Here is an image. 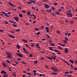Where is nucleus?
<instances>
[{
  "instance_id": "52",
  "label": "nucleus",
  "mask_w": 77,
  "mask_h": 77,
  "mask_svg": "<svg viewBox=\"0 0 77 77\" xmlns=\"http://www.w3.org/2000/svg\"><path fill=\"white\" fill-rule=\"evenodd\" d=\"M62 11V10L61 9H60L59 10H58V11L59 12H60Z\"/></svg>"
},
{
  "instance_id": "54",
  "label": "nucleus",
  "mask_w": 77,
  "mask_h": 77,
  "mask_svg": "<svg viewBox=\"0 0 77 77\" xmlns=\"http://www.w3.org/2000/svg\"><path fill=\"white\" fill-rule=\"evenodd\" d=\"M57 33H60V31H57Z\"/></svg>"
},
{
  "instance_id": "58",
  "label": "nucleus",
  "mask_w": 77,
  "mask_h": 77,
  "mask_svg": "<svg viewBox=\"0 0 77 77\" xmlns=\"http://www.w3.org/2000/svg\"><path fill=\"white\" fill-rule=\"evenodd\" d=\"M54 5H57V3L55 2L54 4Z\"/></svg>"
},
{
  "instance_id": "46",
  "label": "nucleus",
  "mask_w": 77,
  "mask_h": 77,
  "mask_svg": "<svg viewBox=\"0 0 77 77\" xmlns=\"http://www.w3.org/2000/svg\"><path fill=\"white\" fill-rule=\"evenodd\" d=\"M13 24L14 25H15V23H16V22L13 21Z\"/></svg>"
},
{
  "instance_id": "8",
  "label": "nucleus",
  "mask_w": 77,
  "mask_h": 77,
  "mask_svg": "<svg viewBox=\"0 0 77 77\" xmlns=\"http://www.w3.org/2000/svg\"><path fill=\"white\" fill-rule=\"evenodd\" d=\"M16 55L17 56H19V57H23V55H22L21 54H20L17 53L16 54Z\"/></svg>"
},
{
  "instance_id": "64",
  "label": "nucleus",
  "mask_w": 77,
  "mask_h": 77,
  "mask_svg": "<svg viewBox=\"0 0 77 77\" xmlns=\"http://www.w3.org/2000/svg\"><path fill=\"white\" fill-rule=\"evenodd\" d=\"M74 70H77V68H74Z\"/></svg>"
},
{
  "instance_id": "27",
  "label": "nucleus",
  "mask_w": 77,
  "mask_h": 77,
  "mask_svg": "<svg viewBox=\"0 0 77 77\" xmlns=\"http://www.w3.org/2000/svg\"><path fill=\"white\" fill-rule=\"evenodd\" d=\"M35 30H37V31H39V29H38V28H35Z\"/></svg>"
},
{
  "instance_id": "57",
  "label": "nucleus",
  "mask_w": 77,
  "mask_h": 77,
  "mask_svg": "<svg viewBox=\"0 0 77 77\" xmlns=\"http://www.w3.org/2000/svg\"><path fill=\"white\" fill-rule=\"evenodd\" d=\"M34 20H35V19H36V16H35V15H34Z\"/></svg>"
},
{
  "instance_id": "61",
  "label": "nucleus",
  "mask_w": 77,
  "mask_h": 77,
  "mask_svg": "<svg viewBox=\"0 0 77 77\" xmlns=\"http://www.w3.org/2000/svg\"><path fill=\"white\" fill-rule=\"evenodd\" d=\"M21 60L20 59H17V60H18L19 61H20V60Z\"/></svg>"
},
{
  "instance_id": "13",
  "label": "nucleus",
  "mask_w": 77,
  "mask_h": 77,
  "mask_svg": "<svg viewBox=\"0 0 77 77\" xmlns=\"http://www.w3.org/2000/svg\"><path fill=\"white\" fill-rule=\"evenodd\" d=\"M17 47L18 49H20V46L19 45H17Z\"/></svg>"
},
{
  "instance_id": "48",
  "label": "nucleus",
  "mask_w": 77,
  "mask_h": 77,
  "mask_svg": "<svg viewBox=\"0 0 77 77\" xmlns=\"http://www.w3.org/2000/svg\"><path fill=\"white\" fill-rule=\"evenodd\" d=\"M41 27L42 29H44V26H41Z\"/></svg>"
},
{
  "instance_id": "62",
  "label": "nucleus",
  "mask_w": 77,
  "mask_h": 77,
  "mask_svg": "<svg viewBox=\"0 0 77 77\" xmlns=\"http://www.w3.org/2000/svg\"><path fill=\"white\" fill-rule=\"evenodd\" d=\"M41 59H42V60H44V58L43 57H42L41 58Z\"/></svg>"
},
{
  "instance_id": "12",
  "label": "nucleus",
  "mask_w": 77,
  "mask_h": 77,
  "mask_svg": "<svg viewBox=\"0 0 77 77\" xmlns=\"http://www.w3.org/2000/svg\"><path fill=\"white\" fill-rule=\"evenodd\" d=\"M36 0H31L30 1L32 2V3H35L36 2H35V1Z\"/></svg>"
},
{
  "instance_id": "44",
  "label": "nucleus",
  "mask_w": 77,
  "mask_h": 77,
  "mask_svg": "<svg viewBox=\"0 0 77 77\" xmlns=\"http://www.w3.org/2000/svg\"><path fill=\"white\" fill-rule=\"evenodd\" d=\"M70 23H71V24H74V21H71L70 22Z\"/></svg>"
},
{
  "instance_id": "20",
  "label": "nucleus",
  "mask_w": 77,
  "mask_h": 77,
  "mask_svg": "<svg viewBox=\"0 0 77 77\" xmlns=\"http://www.w3.org/2000/svg\"><path fill=\"white\" fill-rule=\"evenodd\" d=\"M46 57V58H48V59H50V60H52V58L49 57Z\"/></svg>"
},
{
  "instance_id": "6",
  "label": "nucleus",
  "mask_w": 77,
  "mask_h": 77,
  "mask_svg": "<svg viewBox=\"0 0 77 77\" xmlns=\"http://www.w3.org/2000/svg\"><path fill=\"white\" fill-rule=\"evenodd\" d=\"M8 36H9V37H10V38H15V37L11 35L8 34Z\"/></svg>"
},
{
  "instance_id": "21",
  "label": "nucleus",
  "mask_w": 77,
  "mask_h": 77,
  "mask_svg": "<svg viewBox=\"0 0 77 77\" xmlns=\"http://www.w3.org/2000/svg\"><path fill=\"white\" fill-rule=\"evenodd\" d=\"M19 16L20 17H21V18H22V17H23V15L22 14H19Z\"/></svg>"
},
{
  "instance_id": "59",
  "label": "nucleus",
  "mask_w": 77,
  "mask_h": 77,
  "mask_svg": "<svg viewBox=\"0 0 77 77\" xmlns=\"http://www.w3.org/2000/svg\"><path fill=\"white\" fill-rule=\"evenodd\" d=\"M32 54H30L29 55V57H32Z\"/></svg>"
},
{
  "instance_id": "45",
  "label": "nucleus",
  "mask_w": 77,
  "mask_h": 77,
  "mask_svg": "<svg viewBox=\"0 0 77 77\" xmlns=\"http://www.w3.org/2000/svg\"><path fill=\"white\" fill-rule=\"evenodd\" d=\"M34 15H34L33 14H32L30 15V17H32V16H33V17H34Z\"/></svg>"
},
{
  "instance_id": "47",
  "label": "nucleus",
  "mask_w": 77,
  "mask_h": 77,
  "mask_svg": "<svg viewBox=\"0 0 77 77\" xmlns=\"http://www.w3.org/2000/svg\"><path fill=\"white\" fill-rule=\"evenodd\" d=\"M9 22L11 23H13V22L12 20H9Z\"/></svg>"
},
{
  "instance_id": "11",
  "label": "nucleus",
  "mask_w": 77,
  "mask_h": 77,
  "mask_svg": "<svg viewBox=\"0 0 77 77\" xmlns=\"http://www.w3.org/2000/svg\"><path fill=\"white\" fill-rule=\"evenodd\" d=\"M36 47L37 48H40V47L39 46V44L38 43H37Z\"/></svg>"
},
{
  "instance_id": "19",
  "label": "nucleus",
  "mask_w": 77,
  "mask_h": 77,
  "mask_svg": "<svg viewBox=\"0 0 77 77\" xmlns=\"http://www.w3.org/2000/svg\"><path fill=\"white\" fill-rule=\"evenodd\" d=\"M70 62H71V63H72V64H73V60H69Z\"/></svg>"
},
{
  "instance_id": "38",
  "label": "nucleus",
  "mask_w": 77,
  "mask_h": 77,
  "mask_svg": "<svg viewBox=\"0 0 77 77\" xmlns=\"http://www.w3.org/2000/svg\"><path fill=\"white\" fill-rule=\"evenodd\" d=\"M46 25H47L48 27V26H50V24H49V23H47L46 24Z\"/></svg>"
},
{
  "instance_id": "37",
  "label": "nucleus",
  "mask_w": 77,
  "mask_h": 77,
  "mask_svg": "<svg viewBox=\"0 0 77 77\" xmlns=\"http://www.w3.org/2000/svg\"><path fill=\"white\" fill-rule=\"evenodd\" d=\"M1 13H2V14H3V15H5V13H6L5 12H3L2 11L1 12Z\"/></svg>"
},
{
  "instance_id": "36",
  "label": "nucleus",
  "mask_w": 77,
  "mask_h": 77,
  "mask_svg": "<svg viewBox=\"0 0 77 77\" xmlns=\"http://www.w3.org/2000/svg\"><path fill=\"white\" fill-rule=\"evenodd\" d=\"M64 39H65V40L66 41H68V38H65Z\"/></svg>"
},
{
  "instance_id": "41",
  "label": "nucleus",
  "mask_w": 77,
  "mask_h": 77,
  "mask_svg": "<svg viewBox=\"0 0 77 77\" xmlns=\"http://www.w3.org/2000/svg\"><path fill=\"white\" fill-rule=\"evenodd\" d=\"M51 14H52V15L53 16H54V15H55V14H54V13H51Z\"/></svg>"
},
{
  "instance_id": "51",
  "label": "nucleus",
  "mask_w": 77,
  "mask_h": 77,
  "mask_svg": "<svg viewBox=\"0 0 77 77\" xmlns=\"http://www.w3.org/2000/svg\"><path fill=\"white\" fill-rule=\"evenodd\" d=\"M54 51L55 52H58L59 51L57 50H54Z\"/></svg>"
},
{
  "instance_id": "2",
  "label": "nucleus",
  "mask_w": 77,
  "mask_h": 77,
  "mask_svg": "<svg viewBox=\"0 0 77 77\" xmlns=\"http://www.w3.org/2000/svg\"><path fill=\"white\" fill-rule=\"evenodd\" d=\"M67 15L68 17H70V15L71 17H72V14L71 13H67Z\"/></svg>"
},
{
  "instance_id": "33",
  "label": "nucleus",
  "mask_w": 77,
  "mask_h": 77,
  "mask_svg": "<svg viewBox=\"0 0 77 77\" xmlns=\"http://www.w3.org/2000/svg\"><path fill=\"white\" fill-rule=\"evenodd\" d=\"M58 48H59V49H60V50H62V48H60V46H59L58 47Z\"/></svg>"
},
{
  "instance_id": "30",
  "label": "nucleus",
  "mask_w": 77,
  "mask_h": 77,
  "mask_svg": "<svg viewBox=\"0 0 77 77\" xmlns=\"http://www.w3.org/2000/svg\"><path fill=\"white\" fill-rule=\"evenodd\" d=\"M0 32L1 33H3V32H4V30H1V29H0Z\"/></svg>"
},
{
  "instance_id": "3",
  "label": "nucleus",
  "mask_w": 77,
  "mask_h": 77,
  "mask_svg": "<svg viewBox=\"0 0 77 77\" xmlns=\"http://www.w3.org/2000/svg\"><path fill=\"white\" fill-rule=\"evenodd\" d=\"M52 69L54 72H56V71H57V69L55 68L52 67Z\"/></svg>"
},
{
  "instance_id": "42",
  "label": "nucleus",
  "mask_w": 77,
  "mask_h": 77,
  "mask_svg": "<svg viewBox=\"0 0 77 77\" xmlns=\"http://www.w3.org/2000/svg\"><path fill=\"white\" fill-rule=\"evenodd\" d=\"M18 9H21V7H18Z\"/></svg>"
},
{
  "instance_id": "28",
  "label": "nucleus",
  "mask_w": 77,
  "mask_h": 77,
  "mask_svg": "<svg viewBox=\"0 0 77 77\" xmlns=\"http://www.w3.org/2000/svg\"><path fill=\"white\" fill-rule=\"evenodd\" d=\"M25 53H26V54H29V52H28V51H25Z\"/></svg>"
},
{
  "instance_id": "50",
  "label": "nucleus",
  "mask_w": 77,
  "mask_h": 77,
  "mask_svg": "<svg viewBox=\"0 0 77 77\" xmlns=\"http://www.w3.org/2000/svg\"><path fill=\"white\" fill-rule=\"evenodd\" d=\"M68 36H71V34L70 33H69L67 35Z\"/></svg>"
},
{
  "instance_id": "29",
  "label": "nucleus",
  "mask_w": 77,
  "mask_h": 77,
  "mask_svg": "<svg viewBox=\"0 0 77 77\" xmlns=\"http://www.w3.org/2000/svg\"><path fill=\"white\" fill-rule=\"evenodd\" d=\"M53 74L54 75H56L57 73H55V72H52V73L51 74Z\"/></svg>"
},
{
  "instance_id": "63",
  "label": "nucleus",
  "mask_w": 77,
  "mask_h": 77,
  "mask_svg": "<svg viewBox=\"0 0 77 77\" xmlns=\"http://www.w3.org/2000/svg\"><path fill=\"white\" fill-rule=\"evenodd\" d=\"M8 77V75H5L3 76V77Z\"/></svg>"
},
{
  "instance_id": "43",
  "label": "nucleus",
  "mask_w": 77,
  "mask_h": 77,
  "mask_svg": "<svg viewBox=\"0 0 77 77\" xmlns=\"http://www.w3.org/2000/svg\"><path fill=\"white\" fill-rule=\"evenodd\" d=\"M47 37L48 38H50V36L48 35H47Z\"/></svg>"
},
{
  "instance_id": "1",
  "label": "nucleus",
  "mask_w": 77,
  "mask_h": 77,
  "mask_svg": "<svg viewBox=\"0 0 77 77\" xmlns=\"http://www.w3.org/2000/svg\"><path fill=\"white\" fill-rule=\"evenodd\" d=\"M6 54H7V57L8 58H10L11 57V55H12V53L10 52H6Z\"/></svg>"
},
{
  "instance_id": "16",
  "label": "nucleus",
  "mask_w": 77,
  "mask_h": 77,
  "mask_svg": "<svg viewBox=\"0 0 77 77\" xmlns=\"http://www.w3.org/2000/svg\"><path fill=\"white\" fill-rule=\"evenodd\" d=\"M50 45L51 46H54L55 45L54 44L52 43H50Z\"/></svg>"
},
{
  "instance_id": "5",
  "label": "nucleus",
  "mask_w": 77,
  "mask_h": 77,
  "mask_svg": "<svg viewBox=\"0 0 77 77\" xmlns=\"http://www.w3.org/2000/svg\"><path fill=\"white\" fill-rule=\"evenodd\" d=\"M14 19L16 21H18L19 20V19H18V18L17 17H14Z\"/></svg>"
},
{
  "instance_id": "60",
  "label": "nucleus",
  "mask_w": 77,
  "mask_h": 77,
  "mask_svg": "<svg viewBox=\"0 0 77 77\" xmlns=\"http://www.w3.org/2000/svg\"><path fill=\"white\" fill-rule=\"evenodd\" d=\"M36 73L34 72L33 73L34 75H36Z\"/></svg>"
},
{
  "instance_id": "9",
  "label": "nucleus",
  "mask_w": 77,
  "mask_h": 77,
  "mask_svg": "<svg viewBox=\"0 0 77 77\" xmlns=\"http://www.w3.org/2000/svg\"><path fill=\"white\" fill-rule=\"evenodd\" d=\"M1 73L2 74H6V72L4 71V70H2L1 72Z\"/></svg>"
},
{
  "instance_id": "26",
  "label": "nucleus",
  "mask_w": 77,
  "mask_h": 77,
  "mask_svg": "<svg viewBox=\"0 0 77 77\" xmlns=\"http://www.w3.org/2000/svg\"><path fill=\"white\" fill-rule=\"evenodd\" d=\"M34 63H35V64H36V63H38V61L35 60L34 61Z\"/></svg>"
},
{
  "instance_id": "35",
  "label": "nucleus",
  "mask_w": 77,
  "mask_h": 77,
  "mask_svg": "<svg viewBox=\"0 0 77 77\" xmlns=\"http://www.w3.org/2000/svg\"><path fill=\"white\" fill-rule=\"evenodd\" d=\"M22 12H23V13H26V11L25 10H23L22 11Z\"/></svg>"
},
{
  "instance_id": "31",
  "label": "nucleus",
  "mask_w": 77,
  "mask_h": 77,
  "mask_svg": "<svg viewBox=\"0 0 77 77\" xmlns=\"http://www.w3.org/2000/svg\"><path fill=\"white\" fill-rule=\"evenodd\" d=\"M35 34H37V35H39L40 34V32H38L37 33H35Z\"/></svg>"
},
{
  "instance_id": "40",
  "label": "nucleus",
  "mask_w": 77,
  "mask_h": 77,
  "mask_svg": "<svg viewBox=\"0 0 77 77\" xmlns=\"http://www.w3.org/2000/svg\"><path fill=\"white\" fill-rule=\"evenodd\" d=\"M6 62H8V63H10V61H9V60H6Z\"/></svg>"
},
{
  "instance_id": "23",
  "label": "nucleus",
  "mask_w": 77,
  "mask_h": 77,
  "mask_svg": "<svg viewBox=\"0 0 77 77\" xmlns=\"http://www.w3.org/2000/svg\"><path fill=\"white\" fill-rule=\"evenodd\" d=\"M69 73L68 72H65V74H68Z\"/></svg>"
},
{
  "instance_id": "15",
  "label": "nucleus",
  "mask_w": 77,
  "mask_h": 77,
  "mask_svg": "<svg viewBox=\"0 0 77 77\" xmlns=\"http://www.w3.org/2000/svg\"><path fill=\"white\" fill-rule=\"evenodd\" d=\"M52 59H54V60H56V56H54V57L52 56H51Z\"/></svg>"
},
{
  "instance_id": "25",
  "label": "nucleus",
  "mask_w": 77,
  "mask_h": 77,
  "mask_svg": "<svg viewBox=\"0 0 77 77\" xmlns=\"http://www.w3.org/2000/svg\"><path fill=\"white\" fill-rule=\"evenodd\" d=\"M55 12L57 15H59V12H58V11H55Z\"/></svg>"
},
{
  "instance_id": "55",
  "label": "nucleus",
  "mask_w": 77,
  "mask_h": 77,
  "mask_svg": "<svg viewBox=\"0 0 77 77\" xmlns=\"http://www.w3.org/2000/svg\"><path fill=\"white\" fill-rule=\"evenodd\" d=\"M25 45L26 47H29V45H28L26 44H25Z\"/></svg>"
},
{
  "instance_id": "17",
  "label": "nucleus",
  "mask_w": 77,
  "mask_h": 77,
  "mask_svg": "<svg viewBox=\"0 0 77 77\" xmlns=\"http://www.w3.org/2000/svg\"><path fill=\"white\" fill-rule=\"evenodd\" d=\"M47 12H51V9H50L48 10H47Z\"/></svg>"
},
{
  "instance_id": "22",
  "label": "nucleus",
  "mask_w": 77,
  "mask_h": 77,
  "mask_svg": "<svg viewBox=\"0 0 77 77\" xmlns=\"http://www.w3.org/2000/svg\"><path fill=\"white\" fill-rule=\"evenodd\" d=\"M27 13L28 15H30V12L29 11H27Z\"/></svg>"
},
{
  "instance_id": "49",
  "label": "nucleus",
  "mask_w": 77,
  "mask_h": 77,
  "mask_svg": "<svg viewBox=\"0 0 77 77\" xmlns=\"http://www.w3.org/2000/svg\"><path fill=\"white\" fill-rule=\"evenodd\" d=\"M63 41L64 43H67V42H66V41H65V40H63Z\"/></svg>"
},
{
  "instance_id": "56",
  "label": "nucleus",
  "mask_w": 77,
  "mask_h": 77,
  "mask_svg": "<svg viewBox=\"0 0 77 77\" xmlns=\"http://www.w3.org/2000/svg\"><path fill=\"white\" fill-rule=\"evenodd\" d=\"M8 15V14L7 13H6L5 14V16H6V17Z\"/></svg>"
},
{
  "instance_id": "4",
  "label": "nucleus",
  "mask_w": 77,
  "mask_h": 77,
  "mask_svg": "<svg viewBox=\"0 0 77 77\" xmlns=\"http://www.w3.org/2000/svg\"><path fill=\"white\" fill-rule=\"evenodd\" d=\"M44 6H45V8L46 9H48V8H49V5H48L46 4H45Z\"/></svg>"
},
{
  "instance_id": "24",
  "label": "nucleus",
  "mask_w": 77,
  "mask_h": 77,
  "mask_svg": "<svg viewBox=\"0 0 77 77\" xmlns=\"http://www.w3.org/2000/svg\"><path fill=\"white\" fill-rule=\"evenodd\" d=\"M23 41L24 42H25L26 43H27V40H26L23 39Z\"/></svg>"
},
{
  "instance_id": "32",
  "label": "nucleus",
  "mask_w": 77,
  "mask_h": 77,
  "mask_svg": "<svg viewBox=\"0 0 77 77\" xmlns=\"http://www.w3.org/2000/svg\"><path fill=\"white\" fill-rule=\"evenodd\" d=\"M16 32H20V29H17L16 30Z\"/></svg>"
},
{
  "instance_id": "14",
  "label": "nucleus",
  "mask_w": 77,
  "mask_h": 77,
  "mask_svg": "<svg viewBox=\"0 0 77 77\" xmlns=\"http://www.w3.org/2000/svg\"><path fill=\"white\" fill-rule=\"evenodd\" d=\"M9 5H11L12 7V8H14V6H13V4L11 3V2H9L8 3Z\"/></svg>"
},
{
  "instance_id": "18",
  "label": "nucleus",
  "mask_w": 77,
  "mask_h": 77,
  "mask_svg": "<svg viewBox=\"0 0 77 77\" xmlns=\"http://www.w3.org/2000/svg\"><path fill=\"white\" fill-rule=\"evenodd\" d=\"M2 64L3 65L4 67H6V64H5V63H2Z\"/></svg>"
},
{
  "instance_id": "34",
  "label": "nucleus",
  "mask_w": 77,
  "mask_h": 77,
  "mask_svg": "<svg viewBox=\"0 0 77 77\" xmlns=\"http://www.w3.org/2000/svg\"><path fill=\"white\" fill-rule=\"evenodd\" d=\"M23 50L25 52L26 51V49L24 48H23Z\"/></svg>"
},
{
  "instance_id": "53",
  "label": "nucleus",
  "mask_w": 77,
  "mask_h": 77,
  "mask_svg": "<svg viewBox=\"0 0 77 77\" xmlns=\"http://www.w3.org/2000/svg\"><path fill=\"white\" fill-rule=\"evenodd\" d=\"M33 72H34L36 73V71L35 70H33Z\"/></svg>"
},
{
  "instance_id": "10",
  "label": "nucleus",
  "mask_w": 77,
  "mask_h": 77,
  "mask_svg": "<svg viewBox=\"0 0 77 77\" xmlns=\"http://www.w3.org/2000/svg\"><path fill=\"white\" fill-rule=\"evenodd\" d=\"M45 29L46 30V32H49V29H48V27H46L45 28Z\"/></svg>"
},
{
  "instance_id": "39",
  "label": "nucleus",
  "mask_w": 77,
  "mask_h": 77,
  "mask_svg": "<svg viewBox=\"0 0 77 77\" xmlns=\"http://www.w3.org/2000/svg\"><path fill=\"white\" fill-rule=\"evenodd\" d=\"M52 10H55V8H54V7H53L52 8Z\"/></svg>"
},
{
  "instance_id": "7",
  "label": "nucleus",
  "mask_w": 77,
  "mask_h": 77,
  "mask_svg": "<svg viewBox=\"0 0 77 77\" xmlns=\"http://www.w3.org/2000/svg\"><path fill=\"white\" fill-rule=\"evenodd\" d=\"M68 52V48H65V52L66 54Z\"/></svg>"
}]
</instances>
